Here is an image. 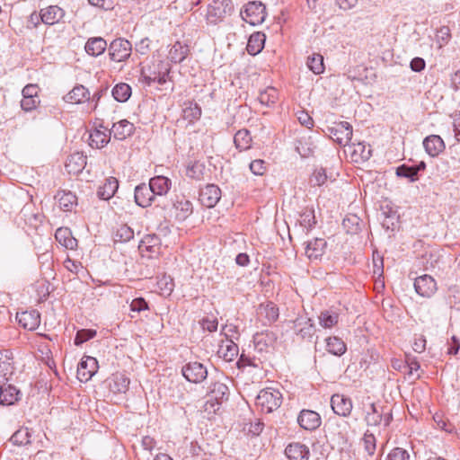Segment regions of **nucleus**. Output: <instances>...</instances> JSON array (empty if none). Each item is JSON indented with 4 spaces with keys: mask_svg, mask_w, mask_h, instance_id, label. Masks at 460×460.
Listing matches in <instances>:
<instances>
[{
    "mask_svg": "<svg viewBox=\"0 0 460 460\" xmlns=\"http://www.w3.org/2000/svg\"><path fill=\"white\" fill-rule=\"evenodd\" d=\"M285 454L289 460H308L310 456L309 448L301 443H291L286 449Z\"/></svg>",
    "mask_w": 460,
    "mask_h": 460,
    "instance_id": "nucleus-22",
    "label": "nucleus"
},
{
    "mask_svg": "<svg viewBox=\"0 0 460 460\" xmlns=\"http://www.w3.org/2000/svg\"><path fill=\"white\" fill-rule=\"evenodd\" d=\"M326 349L335 356H341L346 352L345 342L339 337L333 336L326 339Z\"/></svg>",
    "mask_w": 460,
    "mask_h": 460,
    "instance_id": "nucleus-37",
    "label": "nucleus"
},
{
    "mask_svg": "<svg viewBox=\"0 0 460 460\" xmlns=\"http://www.w3.org/2000/svg\"><path fill=\"white\" fill-rule=\"evenodd\" d=\"M189 46L176 41L170 49L168 58L173 63H181L189 54Z\"/></svg>",
    "mask_w": 460,
    "mask_h": 460,
    "instance_id": "nucleus-32",
    "label": "nucleus"
},
{
    "mask_svg": "<svg viewBox=\"0 0 460 460\" xmlns=\"http://www.w3.org/2000/svg\"><path fill=\"white\" fill-rule=\"evenodd\" d=\"M228 393V387L220 382H216L210 387V394L215 397L217 401L219 399H224Z\"/></svg>",
    "mask_w": 460,
    "mask_h": 460,
    "instance_id": "nucleus-51",
    "label": "nucleus"
},
{
    "mask_svg": "<svg viewBox=\"0 0 460 460\" xmlns=\"http://www.w3.org/2000/svg\"><path fill=\"white\" fill-rule=\"evenodd\" d=\"M386 460H410V455L405 449L396 447L388 454Z\"/></svg>",
    "mask_w": 460,
    "mask_h": 460,
    "instance_id": "nucleus-58",
    "label": "nucleus"
},
{
    "mask_svg": "<svg viewBox=\"0 0 460 460\" xmlns=\"http://www.w3.org/2000/svg\"><path fill=\"white\" fill-rule=\"evenodd\" d=\"M107 49V42L102 37H92L89 38L85 43V52L93 57H98L102 55Z\"/></svg>",
    "mask_w": 460,
    "mask_h": 460,
    "instance_id": "nucleus-25",
    "label": "nucleus"
},
{
    "mask_svg": "<svg viewBox=\"0 0 460 460\" xmlns=\"http://www.w3.org/2000/svg\"><path fill=\"white\" fill-rule=\"evenodd\" d=\"M147 302L143 297H137L131 301L130 310L133 312L140 313L141 311L147 310Z\"/></svg>",
    "mask_w": 460,
    "mask_h": 460,
    "instance_id": "nucleus-61",
    "label": "nucleus"
},
{
    "mask_svg": "<svg viewBox=\"0 0 460 460\" xmlns=\"http://www.w3.org/2000/svg\"><path fill=\"white\" fill-rule=\"evenodd\" d=\"M349 424L346 420H330L329 432L338 439L346 440Z\"/></svg>",
    "mask_w": 460,
    "mask_h": 460,
    "instance_id": "nucleus-35",
    "label": "nucleus"
},
{
    "mask_svg": "<svg viewBox=\"0 0 460 460\" xmlns=\"http://www.w3.org/2000/svg\"><path fill=\"white\" fill-rule=\"evenodd\" d=\"M294 329L303 339L312 337L314 332V325L309 318H297L294 322Z\"/></svg>",
    "mask_w": 460,
    "mask_h": 460,
    "instance_id": "nucleus-31",
    "label": "nucleus"
},
{
    "mask_svg": "<svg viewBox=\"0 0 460 460\" xmlns=\"http://www.w3.org/2000/svg\"><path fill=\"white\" fill-rule=\"evenodd\" d=\"M55 237L56 240L66 249L73 250L77 246V240L73 237L70 229L67 227L57 229Z\"/></svg>",
    "mask_w": 460,
    "mask_h": 460,
    "instance_id": "nucleus-29",
    "label": "nucleus"
},
{
    "mask_svg": "<svg viewBox=\"0 0 460 460\" xmlns=\"http://www.w3.org/2000/svg\"><path fill=\"white\" fill-rule=\"evenodd\" d=\"M86 165V157L79 152L70 155L65 164V168L69 174L76 175Z\"/></svg>",
    "mask_w": 460,
    "mask_h": 460,
    "instance_id": "nucleus-20",
    "label": "nucleus"
},
{
    "mask_svg": "<svg viewBox=\"0 0 460 460\" xmlns=\"http://www.w3.org/2000/svg\"><path fill=\"white\" fill-rule=\"evenodd\" d=\"M263 314L269 323H274L279 318V308L271 302L266 304L261 308Z\"/></svg>",
    "mask_w": 460,
    "mask_h": 460,
    "instance_id": "nucleus-49",
    "label": "nucleus"
},
{
    "mask_svg": "<svg viewBox=\"0 0 460 460\" xmlns=\"http://www.w3.org/2000/svg\"><path fill=\"white\" fill-rule=\"evenodd\" d=\"M96 334V332L93 330H86L83 329L77 332L76 336L75 338V344L80 345L90 339L93 338Z\"/></svg>",
    "mask_w": 460,
    "mask_h": 460,
    "instance_id": "nucleus-57",
    "label": "nucleus"
},
{
    "mask_svg": "<svg viewBox=\"0 0 460 460\" xmlns=\"http://www.w3.org/2000/svg\"><path fill=\"white\" fill-rule=\"evenodd\" d=\"M134 237V231L127 225L119 226L114 233V242L125 243Z\"/></svg>",
    "mask_w": 460,
    "mask_h": 460,
    "instance_id": "nucleus-45",
    "label": "nucleus"
},
{
    "mask_svg": "<svg viewBox=\"0 0 460 460\" xmlns=\"http://www.w3.org/2000/svg\"><path fill=\"white\" fill-rule=\"evenodd\" d=\"M242 18L251 25H258L264 22L266 17L265 5L261 2H250L241 12Z\"/></svg>",
    "mask_w": 460,
    "mask_h": 460,
    "instance_id": "nucleus-5",
    "label": "nucleus"
},
{
    "mask_svg": "<svg viewBox=\"0 0 460 460\" xmlns=\"http://www.w3.org/2000/svg\"><path fill=\"white\" fill-rule=\"evenodd\" d=\"M158 285L163 291L164 294L170 295L173 290V281L172 279L167 277H163L159 281Z\"/></svg>",
    "mask_w": 460,
    "mask_h": 460,
    "instance_id": "nucleus-62",
    "label": "nucleus"
},
{
    "mask_svg": "<svg viewBox=\"0 0 460 460\" xmlns=\"http://www.w3.org/2000/svg\"><path fill=\"white\" fill-rule=\"evenodd\" d=\"M350 147L353 148L352 155H357L363 160H367L371 156L370 148H367L363 143L352 144Z\"/></svg>",
    "mask_w": 460,
    "mask_h": 460,
    "instance_id": "nucleus-52",
    "label": "nucleus"
},
{
    "mask_svg": "<svg viewBox=\"0 0 460 460\" xmlns=\"http://www.w3.org/2000/svg\"><path fill=\"white\" fill-rule=\"evenodd\" d=\"M111 132L102 125L91 132L89 136L90 146L95 148H102L111 140Z\"/></svg>",
    "mask_w": 460,
    "mask_h": 460,
    "instance_id": "nucleus-19",
    "label": "nucleus"
},
{
    "mask_svg": "<svg viewBox=\"0 0 460 460\" xmlns=\"http://www.w3.org/2000/svg\"><path fill=\"white\" fill-rule=\"evenodd\" d=\"M108 387L113 394L126 393L129 385V378L123 373H115L108 380Z\"/></svg>",
    "mask_w": 460,
    "mask_h": 460,
    "instance_id": "nucleus-21",
    "label": "nucleus"
},
{
    "mask_svg": "<svg viewBox=\"0 0 460 460\" xmlns=\"http://www.w3.org/2000/svg\"><path fill=\"white\" fill-rule=\"evenodd\" d=\"M331 407L337 415L348 417L352 411V401L343 394H335L331 398Z\"/></svg>",
    "mask_w": 460,
    "mask_h": 460,
    "instance_id": "nucleus-10",
    "label": "nucleus"
},
{
    "mask_svg": "<svg viewBox=\"0 0 460 460\" xmlns=\"http://www.w3.org/2000/svg\"><path fill=\"white\" fill-rule=\"evenodd\" d=\"M396 174L399 177L408 178L411 181H415L417 180L416 169L413 166L402 164L396 169Z\"/></svg>",
    "mask_w": 460,
    "mask_h": 460,
    "instance_id": "nucleus-50",
    "label": "nucleus"
},
{
    "mask_svg": "<svg viewBox=\"0 0 460 460\" xmlns=\"http://www.w3.org/2000/svg\"><path fill=\"white\" fill-rule=\"evenodd\" d=\"M425 151L432 157L438 156L445 149L443 139L438 135H430L424 138Z\"/></svg>",
    "mask_w": 460,
    "mask_h": 460,
    "instance_id": "nucleus-23",
    "label": "nucleus"
},
{
    "mask_svg": "<svg viewBox=\"0 0 460 460\" xmlns=\"http://www.w3.org/2000/svg\"><path fill=\"white\" fill-rule=\"evenodd\" d=\"M342 225L349 233H357L359 229V218L355 215L348 216L343 219Z\"/></svg>",
    "mask_w": 460,
    "mask_h": 460,
    "instance_id": "nucleus-53",
    "label": "nucleus"
},
{
    "mask_svg": "<svg viewBox=\"0 0 460 460\" xmlns=\"http://www.w3.org/2000/svg\"><path fill=\"white\" fill-rule=\"evenodd\" d=\"M327 243L323 238H314L306 242L305 254L310 261H317L323 255Z\"/></svg>",
    "mask_w": 460,
    "mask_h": 460,
    "instance_id": "nucleus-15",
    "label": "nucleus"
},
{
    "mask_svg": "<svg viewBox=\"0 0 460 460\" xmlns=\"http://www.w3.org/2000/svg\"><path fill=\"white\" fill-rule=\"evenodd\" d=\"M112 96L119 102H124L131 96V87L126 83H119L112 89Z\"/></svg>",
    "mask_w": 460,
    "mask_h": 460,
    "instance_id": "nucleus-40",
    "label": "nucleus"
},
{
    "mask_svg": "<svg viewBox=\"0 0 460 460\" xmlns=\"http://www.w3.org/2000/svg\"><path fill=\"white\" fill-rule=\"evenodd\" d=\"M331 137L340 146H346L352 137V127L347 121L336 123L328 128Z\"/></svg>",
    "mask_w": 460,
    "mask_h": 460,
    "instance_id": "nucleus-6",
    "label": "nucleus"
},
{
    "mask_svg": "<svg viewBox=\"0 0 460 460\" xmlns=\"http://www.w3.org/2000/svg\"><path fill=\"white\" fill-rule=\"evenodd\" d=\"M234 145L239 150H246L250 148L252 137L247 129L238 130L234 137Z\"/></svg>",
    "mask_w": 460,
    "mask_h": 460,
    "instance_id": "nucleus-39",
    "label": "nucleus"
},
{
    "mask_svg": "<svg viewBox=\"0 0 460 460\" xmlns=\"http://www.w3.org/2000/svg\"><path fill=\"white\" fill-rule=\"evenodd\" d=\"M306 66L315 75L323 73L325 69L323 57L319 53H313L307 58Z\"/></svg>",
    "mask_w": 460,
    "mask_h": 460,
    "instance_id": "nucleus-38",
    "label": "nucleus"
},
{
    "mask_svg": "<svg viewBox=\"0 0 460 460\" xmlns=\"http://www.w3.org/2000/svg\"><path fill=\"white\" fill-rule=\"evenodd\" d=\"M65 11L58 5L40 9V21L47 25H54L63 19Z\"/></svg>",
    "mask_w": 460,
    "mask_h": 460,
    "instance_id": "nucleus-16",
    "label": "nucleus"
},
{
    "mask_svg": "<svg viewBox=\"0 0 460 460\" xmlns=\"http://www.w3.org/2000/svg\"><path fill=\"white\" fill-rule=\"evenodd\" d=\"M119 188V181L114 177L107 178L98 189L97 195L103 200H108L114 196Z\"/></svg>",
    "mask_w": 460,
    "mask_h": 460,
    "instance_id": "nucleus-27",
    "label": "nucleus"
},
{
    "mask_svg": "<svg viewBox=\"0 0 460 460\" xmlns=\"http://www.w3.org/2000/svg\"><path fill=\"white\" fill-rule=\"evenodd\" d=\"M108 50L112 61L124 62L131 56L132 45L128 40L119 38L111 42Z\"/></svg>",
    "mask_w": 460,
    "mask_h": 460,
    "instance_id": "nucleus-4",
    "label": "nucleus"
},
{
    "mask_svg": "<svg viewBox=\"0 0 460 460\" xmlns=\"http://www.w3.org/2000/svg\"><path fill=\"white\" fill-rule=\"evenodd\" d=\"M20 392L11 385H0V403L12 405L19 399Z\"/></svg>",
    "mask_w": 460,
    "mask_h": 460,
    "instance_id": "nucleus-30",
    "label": "nucleus"
},
{
    "mask_svg": "<svg viewBox=\"0 0 460 460\" xmlns=\"http://www.w3.org/2000/svg\"><path fill=\"white\" fill-rule=\"evenodd\" d=\"M159 239L155 235H147L143 239L139 244V250L142 253L145 252H150L152 253L158 252Z\"/></svg>",
    "mask_w": 460,
    "mask_h": 460,
    "instance_id": "nucleus-44",
    "label": "nucleus"
},
{
    "mask_svg": "<svg viewBox=\"0 0 460 460\" xmlns=\"http://www.w3.org/2000/svg\"><path fill=\"white\" fill-rule=\"evenodd\" d=\"M13 371V367L10 358L6 354H4L0 351V376L4 377L5 380H8V376L12 375Z\"/></svg>",
    "mask_w": 460,
    "mask_h": 460,
    "instance_id": "nucleus-48",
    "label": "nucleus"
},
{
    "mask_svg": "<svg viewBox=\"0 0 460 460\" xmlns=\"http://www.w3.org/2000/svg\"><path fill=\"white\" fill-rule=\"evenodd\" d=\"M339 314L335 312L323 311L319 315V323L323 328H332L337 324Z\"/></svg>",
    "mask_w": 460,
    "mask_h": 460,
    "instance_id": "nucleus-46",
    "label": "nucleus"
},
{
    "mask_svg": "<svg viewBox=\"0 0 460 460\" xmlns=\"http://www.w3.org/2000/svg\"><path fill=\"white\" fill-rule=\"evenodd\" d=\"M238 352V346L228 338L222 340L218 345L217 355L226 362L233 361Z\"/></svg>",
    "mask_w": 460,
    "mask_h": 460,
    "instance_id": "nucleus-18",
    "label": "nucleus"
},
{
    "mask_svg": "<svg viewBox=\"0 0 460 460\" xmlns=\"http://www.w3.org/2000/svg\"><path fill=\"white\" fill-rule=\"evenodd\" d=\"M364 448L369 456H373L376 451V438L372 433L367 431L362 438Z\"/></svg>",
    "mask_w": 460,
    "mask_h": 460,
    "instance_id": "nucleus-54",
    "label": "nucleus"
},
{
    "mask_svg": "<svg viewBox=\"0 0 460 460\" xmlns=\"http://www.w3.org/2000/svg\"><path fill=\"white\" fill-rule=\"evenodd\" d=\"M250 170L255 175H263L266 172V163L264 160L256 159L250 164Z\"/></svg>",
    "mask_w": 460,
    "mask_h": 460,
    "instance_id": "nucleus-60",
    "label": "nucleus"
},
{
    "mask_svg": "<svg viewBox=\"0 0 460 460\" xmlns=\"http://www.w3.org/2000/svg\"><path fill=\"white\" fill-rule=\"evenodd\" d=\"M170 71V65L165 61L159 60L156 63H153L152 66L142 67L140 81L146 85H151V84L155 82L159 84H164L167 82Z\"/></svg>",
    "mask_w": 460,
    "mask_h": 460,
    "instance_id": "nucleus-1",
    "label": "nucleus"
},
{
    "mask_svg": "<svg viewBox=\"0 0 460 460\" xmlns=\"http://www.w3.org/2000/svg\"><path fill=\"white\" fill-rule=\"evenodd\" d=\"M308 140H310V138H308ZM296 149L302 157H308L314 153V146L310 141L304 144L302 140H298Z\"/></svg>",
    "mask_w": 460,
    "mask_h": 460,
    "instance_id": "nucleus-55",
    "label": "nucleus"
},
{
    "mask_svg": "<svg viewBox=\"0 0 460 460\" xmlns=\"http://www.w3.org/2000/svg\"><path fill=\"white\" fill-rule=\"evenodd\" d=\"M149 185L155 194L158 196H163L168 192L171 189L172 181L169 178L165 176H155L150 179Z\"/></svg>",
    "mask_w": 460,
    "mask_h": 460,
    "instance_id": "nucleus-26",
    "label": "nucleus"
},
{
    "mask_svg": "<svg viewBox=\"0 0 460 460\" xmlns=\"http://www.w3.org/2000/svg\"><path fill=\"white\" fill-rule=\"evenodd\" d=\"M172 211L176 219L183 221L192 214V204L183 195H176L172 199Z\"/></svg>",
    "mask_w": 460,
    "mask_h": 460,
    "instance_id": "nucleus-9",
    "label": "nucleus"
},
{
    "mask_svg": "<svg viewBox=\"0 0 460 460\" xmlns=\"http://www.w3.org/2000/svg\"><path fill=\"white\" fill-rule=\"evenodd\" d=\"M275 341L276 336L271 332L256 333L254 335L255 348L260 351L268 350L270 347L273 346Z\"/></svg>",
    "mask_w": 460,
    "mask_h": 460,
    "instance_id": "nucleus-34",
    "label": "nucleus"
},
{
    "mask_svg": "<svg viewBox=\"0 0 460 460\" xmlns=\"http://www.w3.org/2000/svg\"><path fill=\"white\" fill-rule=\"evenodd\" d=\"M90 93L84 85L75 86L65 97V101L70 103H81L89 99Z\"/></svg>",
    "mask_w": 460,
    "mask_h": 460,
    "instance_id": "nucleus-36",
    "label": "nucleus"
},
{
    "mask_svg": "<svg viewBox=\"0 0 460 460\" xmlns=\"http://www.w3.org/2000/svg\"><path fill=\"white\" fill-rule=\"evenodd\" d=\"M16 319L20 326L29 331L36 330L40 323V314L37 310L17 313Z\"/></svg>",
    "mask_w": 460,
    "mask_h": 460,
    "instance_id": "nucleus-13",
    "label": "nucleus"
},
{
    "mask_svg": "<svg viewBox=\"0 0 460 460\" xmlns=\"http://www.w3.org/2000/svg\"><path fill=\"white\" fill-rule=\"evenodd\" d=\"M183 376L191 383H200L208 376L207 368L199 362H190L182 367Z\"/></svg>",
    "mask_w": 460,
    "mask_h": 460,
    "instance_id": "nucleus-7",
    "label": "nucleus"
},
{
    "mask_svg": "<svg viewBox=\"0 0 460 460\" xmlns=\"http://www.w3.org/2000/svg\"><path fill=\"white\" fill-rule=\"evenodd\" d=\"M297 119L301 125L305 126L307 128H311L314 126V119L305 111H300L297 112Z\"/></svg>",
    "mask_w": 460,
    "mask_h": 460,
    "instance_id": "nucleus-63",
    "label": "nucleus"
},
{
    "mask_svg": "<svg viewBox=\"0 0 460 460\" xmlns=\"http://www.w3.org/2000/svg\"><path fill=\"white\" fill-rule=\"evenodd\" d=\"M221 198V190L214 184H208L201 189L199 192V201L207 208L215 207Z\"/></svg>",
    "mask_w": 460,
    "mask_h": 460,
    "instance_id": "nucleus-12",
    "label": "nucleus"
},
{
    "mask_svg": "<svg viewBox=\"0 0 460 460\" xmlns=\"http://www.w3.org/2000/svg\"><path fill=\"white\" fill-rule=\"evenodd\" d=\"M414 288L419 295L429 297L437 290V284L431 276L423 275L415 279Z\"/></svg>",
    "mask_w": 460,
    "mask_h": 460,
    "instance_id": "nucleus-14",
    "label": "nucleus"
},
{
    "mask_svg": "<svg viewBox=\"0 0 460 460\" xmlns=\"http://www.w3.org/2000/svg\"><path fill=\"white\" fill-rule=\"evenodd\" d=\"M134 130L135 127L133 123L127 119H121L119 122L114 123L112 128L110 129L111 134H113L114 138L119 140L126 139L134 133Z\"/></svg>",
    "mask_w": 460,
    "mask_h": 460,
    "instance_id": "nucleus-24",
    "label": "nucleus"
},
{
    "mask_svg": "<svg viewBox=\"0 0 460 460\" xmlns=\"http://www.w3.org/2000/svg\"><path fill=\"white\" fill-rule=\"evenodd\" d=\"M299 222L307 232L311 230L316 224L314 210L312 208H305L300 214Z\"/></svg>",
    "mask_w": 460,
    "mask_h": 460,
    "instance_id": "nucleus-43",
    "label": "nucleus"
},
{
    "mask_svg": "<svg viewBox=\"0 0 460 460\" xmlns=\"http://www.w3.org/2000/svg\"><path fill=\"white\" fill-rule=\"evenodd\" d=\"M383 420L382 413L374 403H370L366 410L365 420L368 426H377Z\"/></svg>",
    "mask_w": 460,
    "mask_h": 460,
    "instance_id": "nucleus-41",
    "label": "nucleus"
},
{
    "mask_svg": "<svg viewBox=\"0 0 460 460\" xmlns=\"http://www.w3.org/2000/svg\"><path fill=\"white\" fill-rule=\"evenodd\" d=\"M299 426L305 430H314L321 425L320 415L312 410H302L297 417Z\"/></svg>",
    "mask_w": 460,
    "mask_h": 460,
    "instance_id": "nucleus-11",
    "label": "nucleus"
},
{
    "mask_svg": "<svg viewBox=\"0 0 460 460\" xmlns=\"http://www.w3.org/2000/svg\"><path fill=\"white\" fill-rule=\"evenodd\" d=\"M281 402V394L278 390L271 388L261 390L256 397V404L267 412H271L273 410L278 409Z\"/></svg>",
    "mask_w": 460,
    "mask_h": 460,
    "instance_id": "nucleus-3",
    "label": "nucleus"
},
{
    "mask_svg": "<svg viewBox=\"0 0 460 460\" xmlns=\"http://www.w3.org/2000/svg\"><path fill=\"white\" fill-rule=\"evenodd\" d=\"M234 11L230 0H213L208 6L206 20L208 23L217 24Z\"/></svg>",
    "mask_w": 460,
    "mask_h": 460,
    "instance_id": "nucleus-2",
    "label": "nucleus"
},
{
    "mask_svg": "<svg viewBox=\"0 0 460 460\" xmlns=\"http://www.w3.org/2000/svg\"><path fill=\"white\" fill-rule=\"evenodd\" d=\"M278 90L274 87H267L259 94V102L266 106L273 105L278 100Z\"/></svg>",
    "mask_w": 460,
    "mask_h": 460,
    "instance_id": "nucleus-42",
    "label": "nucleus"
},
{
    "mask_svg": "<svg viewBox=\"0 0 460 460\" xmlns=\"http://www.w3.org/2000/svg\"><path fill=\"white\" fill-rule=\"evenodd\" d=\"M55 198L63 211H72L76 205V197L71 191H58Z\"/></svg>",
    "mask_w": 460,
    "mask_h": 460,
    "instance_id": "nucleus-33",
    "label": "nucleus"
},
{
    "mask_svg": "<svg viewBox=\"0 0 460 460\" xmlns=\"http://www.w3.org/2000/svg\"><path fill=\"white\" fill-rule=\"evenodd\" d=\"M265 40L266 36L264 33L259 31L252 33L248 40L247 52L252 56L259 54L264 48Z\"/></svg>",
    "mask_w": 460,
    "mask_h": 460,
    "instance_id": "nucleus-28",
    "label": "nucleus"
},
{
    "mask_svg": "<svg viewBox=\"0 0 460 460\" xmlns=\"http://www.w3.org/2000/svg\"><path fill=\"white\" fill-rule=\"evenodd\" d=\"M436 37L439 48H442L451 38L450 29L447 26H442L438 30Z\"/></svg>",
    "mask_w": 460,
    "mask_h": 460,
    "instance_id": "nucleus-56",
    "label": "nucleus"
},
{
    "mask_svg": "<svg viewBox=\"0 0 460 460\" xmlns=\"http://www.w3.org/2000/svg\"><path fill=\"white\" fill-rule=\"evenodd\" d=\"M39 103V98L22 97L21 101V107L24 111L28 112L35 110L38 107Z\"/></svg>",
    "mask_w": 460,
    "mask_h": 460,
    "instance_id": "nucleus-59",
    "label": "nucleus"
},
{
    "mask_svg": "<svg viewBox=\"0 0 460 460\" xmlns=\"http://www.w3.org/2000/svg\"><path fill=\"white\" fill-rule=\"evenodd\" d=\"M97 368L96 358L90 356L84 357L77 367V378L81 382H86L96 373Z\"/></svg>",
    "mask_w": 460,
    "mask_h": 460,
    "instance_id": "nucleus-8",
    "label": "nucleus"
},
{
    "mask_svg": "<svg viewBox=\"0 0 460 460\" xmlns=\"http://www.w3.org/2000/svg\"><path fill=\"white\" fill-rule=\"evenodd\" d=\"M326 179H327V176H326L325 171L323 169H320L314 173L313 178L311 179V181L314 185L321 186L325 183Z\"/></svg>",
    "mask_w": 460,
    "mask_h": 460,
    "instance_id": "nucleus-64",
    "label": "nucleus"
},
{
    "mask_svg": "<svg viewBox=\"0 0 460 460\" xmlns=\"http://www.w3.org/2000/svg\"><path fill=\"white\" fill-rule=\"evenodd\" d=\"M11 441L15 445H27L31 442V433L28 428L18 429L12 437Z\"/></svg>",
    "mask_w": 460,
    "mask_h": 460,
    "instance_id": "nucleus-47",
    "label": "nucleus"
},
{
    "mask_svg": "<svg viewBox=\"0 0 460 460\" xmlns=\"http://www.w3.org/2000/svg\"><path fill=\"white\" fill-rule=\"evenodd\" d=\"M134 197L136 203L142 208L151 206L155 199V194L150 185L145 183L139 184L135 188Z\"/></svg>",
    "mask_w": 460,
    "mask_h": 460,
    "instance_id": "nucleus-17",
    "label": "nucleus"
}]
</instances>
